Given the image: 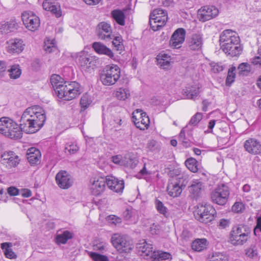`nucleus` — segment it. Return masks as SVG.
<instances>
[{"label": "nucleus", "instance_id": "1", "mask_svg": "<svg viewBox=\"0 0 261 261\" xmlns=\"http://www.w3.org/2000/svg\"><path fill=\"white\" fill-rule=\"evenodd\" d=\"M45 120L44 110L38 106H33L23 112L20 119V125L24 132L33 134L43 126Z\"/></svg>", "mask_w": 261, "mask_h": 261}, {"label": "nucleus", "instance_id": "2", "mask_svg": "<svg viewBox=\"0 0 261 261\" xmlns=\"http://www.w3.org/2000/svg\"><path fill=\"white\" fill-rule=\"evenodd\" d=\"M250 234V230L247 226H235L230 232L228 241L233 246H241L247 241Z\"/></svg>", "mask_w": 261, "mask_h": 261}, {"label": "nucleus", "instance_id": "3", "mask_svg": "<svg viewBox=\"0 0 261 261\" xmlns=\"http://www.w3.org/2000/svg\"><path fill=\"white\" fill-rule=\"evenodd\" d=\"M62 90L59 91L58 97L64 100H70L78 96L82 92L81 85L75 81L67 82Z\"/></svg>", "mask_w": 261, "mask_h": 261}, {"label": "nucleus", "instance_id": "4", "mask_svg": "<svg viewBox=\"0 0 261 261\" xmlns=\"http://www.w3.org/2000/svg\"><path fill=\"white\" fill-rule=\"evenodd\" d=\"M120 69L116 65L107 66L100 75V81L105 86L114 85L119 79Z\"/></svg>", "mask_w": 261, "mask_h": 261}, {"label": "nucleus", "instance_id": "5", "mask_svg": "<svg viewBox=\"0 0 261 261\" xmlns=\"http://www.w3.org/2000/svg\"><path fill=\"white\" fill-rule=\"evenodd\" d=\"M215 214V210L211 205L199 204L197 205L194 216L199 221L208 223L214 220Z\"/></svg>", "mask_w": 261, "mask_h": 261}, {"label": "nucleus", "instance_id": "6", "mask_svg": "<svg viewBox=\"0 0 261 261\" xmlns=\"http://www.w3.org/2000/svg\"><path fill=\"white\" fill-rule=\"evenodd\" d=\"M168 20L167 13L162 9H154L150 14V25L152 29L155 31L163 27Z\"/></svg>", "mask_w": 261, "mask_h": 261}, {"label": "nucleus", "instance_id": "7", "mask_svg": "<svg viewBox=\"0 0 261 261\" xmlns=\"http://www.w3.org/2000/svg\"><path fill=\"white\" fill-rule=\"evenodd\" d=\"M77 59L78 64L85 71L90 72L96 66L97 61L95 57L85 51L79 53L77 55Z\"/></svg>", "mask_w": 261, "mask_h": 261}, {"label": "nucleus", "instance_id": "8", "mask_svg": "<svg viewBox=\"0 0 261 261\" xmlns=\"http://www.w3.org/2000/svg\"><path fill=\"white\" fill-rule=\"evenodd\" d=\"M111 241L113 246L120 252H128L133 248L131 241L127 236L114 234L111 238Z\"/></svg>", "mask_w": 261, "mask_h": 261}, {"label": "nucleus", "instance_id": "9", "mask_svg": "<svg viewBox=\"0 0 261 261\" xmlns=\"http://www.w3.org/2000/svg\"><path fill=\"white\" fill-rule=\"evenodd\" d=\"M229 194L228 187L222 184L218 186L212 193L211 198L213 202L219 205H223L227 201Z\"/></svg>", "mask_w": 261, "mask_h": 261}, {"label": "nucleus", "instance_id": "10", "mask_svg": "<svg viewBox=\"0 0 261 261\" xmlns=\"http://www.w3.org/2000/svg\"><path fill=\"white\" fill-rule=\"evenodd\" d=\"M21 18L26 28L31 31H35L40 26L39 18L32 12H23L21 14Z\"/></svg>", "mask_w": 261, "mask_h": 261}, {"label": "nucleus", "instance_id": "11", "mask_svg": "<svg viewBox=\"0 0 261 261\" xmlns=\"http://www.w3.org/2000/svg\"><path fill=\"white\" fill-rule=\"evenodd\" d=\"M218 14V9L213 6H203L198 11L199 19L202 22H205L215 17Z\"/></svg>", "mask_w": 261, "mask_h": 261}, {"label": "nucleus", "instance_id": "12", "mask_svg": "<svg viewBox=\"0 0 261 261\" xmlns=\"http://www.w3.org/2000/svg\"><path fill=\"white\" fill-rule=\"evenodd\" d=\"M19 162V156L13 151H5L1 154V163L8 168L16 167Z\"/></svg>", "mask_w": 261, "mask_h": 261}, {"label": "nucleus", "instance_id": "13", "mask_svg": "<svg viewBox=\"0 0 261 261\" xmlns=\"http://www.w3.org/2000/svg\"><path fill=\"white\" fill-rule=\"evenodd\" d=\"M96 34L100 40L110 41L114 38L110 24L106 22H100L96 28Z\"/></svg>", "mask_w": 261, "mask_h": 261}, {"label": "nucleus", "instance_id": "14", "mask_svg": "<svg viewBox=\"0 0 261 261\" xmlns=\"http://www.w3.org/2000/svg\"><path fill=\"white\" fill-rule=\"evenodd\" d=\"M24 46L25 44L22 40L14 38L7 41L6 48L9 54L18 55L23 50Z\"/></svg>", "mask_w": 261, "mask_h": 261}, {"label": "nucleus", "instance_id": "15", "mask_svg": "<svg viewBox=\"0 0 261 261\" xmlns=\"http://www.w3.org/2000/svg\"><path fill=\"white\" fill-rule=\"evenodd\" d=\"M56 181L58 186L63 189H68L73 183L71 175L65 170H61L56 174Z\"/></svg>", "mask_w": 261, "mask_h": 261}, {"label": "nucleus", "instance_id": "16", "mask_svg": "<svg viewBox=\"0 0 261 261\" xmlns=\"http://www.w3.org/2000/svg\"><path fill=\"white\" fill-rule=\"evenodd\" d=\"M245 150L250 154H259L261 153V143L255 138H249L244 143Z\"/></svg>", "mask_w": 261, "mask_h": 261}, {"label": "nucleus", "instance_id": "17", "mask_svg": "<svg viewBox=\"0 0 261 261\" xmlns=\"http://www.w3.org/2000/svg\"><path fill=\"white\" fill-rule=\"evenodd\" d=\"M185 35L186 31L184 29H177L172 35L170 40V45L174 48H179L185 41Z\"/></svg>", "mask_w": 261, "mask_h": 261}, {"label": "nucleus", "instance_id": "18", "mask_svg": "<svg viewBox=\"0 0 261 261\" xmlns=\"http://www.w3.org/2000/svg\"><path fill=\"white\" fill-rule=\"evenodd\" d=\"M186 185L187 181L185 180L182 183H180V180L177 181V180L169 183L167 187L168 194L172 197H178Z\"/></svg>", "mask_w": 261, "mask_h": 261}, {"label": "nucleus", "instance_id": "19", "mask_svg": "<svg viewBox=\"0 0 261 261\" xmlns=\"http://www.w3.org/2000/svg\"><path fill=\"white\" fill-rule=\"evenodd\" d=\"M105 178L109 189L117 193L122 192L124 187L123 180H119L113 176H107Z\"/></svg>", "mask_w": 261, "mask_h": 261}, {"label": "nucleus", "instance_id": "20", "mask_svg": "<svg viewBox=\"0 0 261 261\" xmlns=\"http://www.w3.org/2000/svg\"><path fill=\"white\" fill-rule=\"evenodd\" d=\"M106 180L105 177H99L91 182L90 190L93 195L98 196L105 190Z\"/></svg>", "mask_w": 261, "mask_h": 261}, {"label": "nucleus", "instance_id": "21", "mask_svg": "<svg viewBox=\"0 0 261 261\" xmlns=\"http://www.w3.org/2000/svg\"><path fill=\"white\" fill-rule=\"evenodd\" d=\"M140 112V118L137 119L136 116L133 115L132 117L133 121L135 126L141 130H144L147 128L149 124V119L144 112H142L141 110H137L136 113Z\"/></svg>", "mask_w": 261, "mask_h": 261}, {"label": "nucleus", "instance_id": "22", "mask_svg": "<svg viewBox=\"0 0 261 261\" xmlns=\"http://www.w3.org/2000/svg\"><path fill=\"white\" fill-rule=\"evenodd\" d=\"M202 182L199 179H194L191 181V185L189 186V191L190 196L193 198H197L199 197L203 189Z\"/></svg>", "mask_w": 261, "mask_h": 261}, {"label": "nucleus", "instance_id": "23", "mask_svg": "<svg viewBox=\"0 0 261 261\" xmlns=\"http://www.w3.org/2000/svg\"><path fill=\"white\" fill-rule=\"evenodd\" d=\"M27 159L31 166L37 165L40 163L41 154L40 150L36 148H31L27 151Z\"/></svg>", "mask_w": 261, "mask_h": 261}, {"label": "nucleus", "instance_id": "24", "mask_svg": "<svg viewBox=\"0 0 261 261\" xmlns=\"http://www.w3.org/2000/svg\"><path fill=\"white\" fill-rule=\"evenodd\" d=\"M202 36L200 34H193L189 40V47L191 50H200L202 48Z\"/></svg>", "mask_w": 261, "mask_h": 261}, {"label": "nucleus", "instance_id": "25", "mask_svg": "<svg viewBox=\"0 0 261 261\" xmlns=\"http://www.w3.org/2000/svg\"><path fill=\"white\" fill-rule=\"evenodd\" d=\"M92 48L98 54L106 55L111 59L114 58V54L111 49L100 42H94L92 44Z\"/></svg>", "mask_w": 261, "mask_h": 261}, {"label": "nucleus", "instance_id": "26", "mask_svg": "<svg viewBox=\"0 0 261 261\" xmlns=\"http://www.w3.org/2000/svg\"><path fill=\"white\" fill-rule=\"evenodd\" d=\"M18 24L15 19H11L9 21H3L0 28L1 31L4 34H8L17 29Z\"/></svg>", "mask_w": 261, "mask_h": 261}, {"label": "nucleus", "instance_id": "27", "mask_svg": "<svg viewBox=\"0 0 261 261\" xmlns=\"http://www.w3.org/2000/svg\"><path fill=\"white\" fill-rule=\"evenodd\" d=\"M226 54L231 57L239 56L242 51V47L240 44V40L238 43H234L227 47H223L222 50Z\"/></svg>", "mask_w": 261, "mask_h": 261}, {"label": "nucleus", "instance_id": "28", "mask_svg": "<svg viewBox=\"0 0 261 261\" xmlns=\"http://www.w3.org/2000/svg\"><path fill=\"white\" fill-rule=\"evenodd\" d=\"M12 125L7 134V137L14 139H20L22 136V132H23L20 124L18 125L13 120Z\"/></svg>", "mask_w": 261, "mask_h": 261}, {"label": "nucleus", "instance_id": "29", "mask_svg": "<svg viewBox=\"0 0 261 261\" xmlns=\"http://www.w3.org/2000/svg\"><path fill=\"white\" fill-rule=\"evenodd\" d=\"M199 87L197 85L188 86L182 90V95L187 99H194L199 94Z\"/></svg>", "mask_w": 261, "mask_h": 261}, {"label": "nucleus", "instance_id": "30", "mask_svg": "<svg viewBox=\"0 0 261 261\" xmlns=\"http://www.w3.org/2000/svg\"><path fill=\"white\" fill-rule=\"evenodd\" d=\"M67 82H65L60 75L53 74L50 77V83L54 89V90L58 96L59 91L62 90L63 87L65 85Z\"/></svg>", "mask_w": 261, "mask_h": 261}, {"label": "nucleus", "instance_id": "31", "mask_svg": "<svg viewBox=\"0 0 261 261\" xmlns=\"http://www.w3.org/2000/svg\"><path fill=\"white\" fill-rule=\"evenodd\" d=\"M13 120L8 117H2L0 118V133L7 137Z\"/></svg>", "mask_w": 261, "mask_h": 261}, {"label": "nucleus", "instance_id": "32", "mask_svg": "<svg viewBox=\"0 0 261 261\" xmlns=\"http://www.w3.org/2000/svg\"><path fill=\"white\" fill-rule=\"evenodd\" d=\"M157 64L163 69H168L170 66L171 57L168 54L160 53L156 57Z\"/></svg>", "mask_w": 261, "mask_h": 261}, {"label": "nucleus", "instance_id": "33", "mask_svg": "<svg viewBox=\"0 0 261 261\" xmlns=\"http://www.w3.org/2000/svg\"><path fill=\"white\" fill-rule=\"evenodd\" d=\"M152 261H170L172 255L168 252L162 251H153L151 256Z\"/></svg>", "mask_w": 261, "mask_h": 261}, {"label": "nucleus", "instance_id": "34", "mask_svg": "<svg viewBox=\"0 0 261 261\" xmlns=\"http://www.w3.org/2000/svg\"><path fill=\"white\" fill-rule=\"evenodd\" d=\"M73 237V233L68 230L61 231V233H58L56 237V243L58 244H65L68 240L71 239Z\"/></svg>", "mask_w": 261, "mask_h": 261}, {"label": "nucleus", "instance_id": "35", "mask_svg": "<svg viewBox=\"0 0 261 261\" xmlns=\"http://www.w3.org/2000/svg\"><path fill=\"white\" fill-rule=\"evenodd\" d=\"M236 32L232 31L231 30H225L223 31L220 35V45L222 44H227L226 42L231 40L232 37L238 36Z\"/></svg>", "mask_w": 261, "mask_h": 261}, {"label": "nucleus", "instance_id": "36", "mask_svg": "<svg viewBox=\"0 0 261 261\" xmlns=\"http://www.w3.org/2000/svg\"><path fill=\"white\" fill-rule=\"evenodd\" d=\"M207 241L205 239H197L192 244V249L197 252H201L206 248Z\"/></svg>", "mask_w": 261, "mask_h": 261}, {"label": "nucleus", "instance_id": "37", "mask_svg": "<svg viewBox=\"0 0 261 261\" xmlns=\"http://www.w3.org/2000/svg\"><path fill=\"white\" fill-rule=\"evenodd\" d=\"M137 248L139 251L144 254V256H149L150 255L151 256L153 252L152 245L147 243L146 241L138 244Z\"/></svg>", "mask_w": 261, "mask_h": 261}, {"label": "nucleus", "instance_id": "38", "mask_svg": "<svg viewBox=\"0 0 261 261\" xmlns=\"http://www.w3.org/2000/svg\"><path fill=\"white\" fill-rule=\"evenodd\" d=\"M12 246V243L10 242H5L1 244V248L4 250L6 257L10 259L16 258V255L11 249Z\"/></svg>", "mask_w": 261, "mask_h": 261}, {"label": "nucleus", "instance_id": "39", "mask_svg": "<svg viewBox=\"0 0 261 261\" xmlns=\"http://www.w3.org/2000/svg\"><path fill=\"white\" fill-rule=\"evenodd\" d=\"M206 261H228V257L223 252H215L209 255Z\"/></svg>", "mask_w": 261, "mask_h": 261}, {"label": "nucleus", "instance_id": "40", "mask_svg": "<svg viewBox=\"0 0 261 261\" xmlns=\"http://www.w3.org/2000/svg\"><path fill=\"white\" fill-rule=\"evenodd\" d=\"M111 14L117 23L121 25L125 24V15L123 11L120 10H114L112 11Z\"/></svg>", "mask_w": 261, "mask_h": 261}, {"label": "nucleus", "instance_id": "41", "mask_svg": "<svg viewBox=\"0 0 261 261\" xmlns=\"http://www.w3.org/2000/svg\"><path fill=\"white\" fill-rule=\"evenodd\" d=\"M115 96L119 100H125L130 97V94L127 88H119L116 91Z\"/></svg>", "mask_w": 261, "mask_h": 261}, {"label": "nucleus", "instance_id": "42", "mask_svg": "<svg viewBox=\"0 0 261 261\" xmlns=\"http://www.w3.org/2000/svg\"><path fill=\"white\" fill-rule=\"evenodd\" d=\"M91 97L87 93L83 95L81 98L80 105L82 110H85L91 103Z\"/></svg>", "mask_w": 261, "mask_h": 261}, {"label": "nucleus", "instance_id": "43", "mask_svg": "<svg viewBox=\"0 0 261 261\" xmlns=\"http://www.w3.org/2000/svg\"><path fill=\"white\" fill-rule=\"evenodd\" d=\"M197 161L193 158L187 159L185 162V165L192 172L195 173L198 171L197 165Z\"/></svg>", "mask_w": 261, "mask_h": 261}, {"label": "nucleus", "instance_id": "44", "mask_svg": "<svg viewBox=\"0 0 261 261\" xmlns=\"http://www.w3.org/2000/svg\"><path fill=\"white\" fill-rule=\"evenodd\" d=\"M146 148L147 151L158 152L160 150L161 146L159 142L154 140H151L148 141Z\"/></svg>", "mask_w": 261, "mask_h": 261}, {"label": "nucleus", "instance_id": "45", "mask_svg": "<svg viewBox=\"0 0 261 261\" xmlns=\"http://www.w3.org/2000/svg\"><path fill=\"white\" fill-rule=\"evenodd\" d=\"M236 68L234 66L231 67L228 71V75L226 79V85H230L234 81L236 77L235 71Z\"/></svg>", "mask_w": 261, "mask_h": 261}, {"label": "nucleus", "instance_id": "46", "mask_svg": "<svg viewBox=\"0 0 261 261\" xmlns=\"http://www.w3.org/2000/svg\"><path fill=\"white\" fill-rule=\"evenodd\" d=\"M155 207L159 213L163 214L165 217H167V208L164 206L162 201L158 199H156L155 201Z\"/></svg>", "mask_w": 261, "mask_h": 261}, {"label": "nucleus", "instance_id": "47", "mask_svg": "<svg viewBox=\"0 0 261 261\" xmlns=\"http://www.w3.org/2000/svg\"><path fill=\"white\" fill-rule=\"evenodd\" d=\"M9 75L11 79H16L18 78L21 74V70L18 68L17 65H13L9 70Z\"/></svg>", "mask_w": 261, "mask_h": 261}, {"label": "nucleus", "instance_id": "48", "mask_svg": "<svg viewBox=\"0 0 261 261\" xmlns=\"http://www.w3.org/2000/svg\"><path fill=\"white\" fill-rule=\"evenodd\" d=\"M113 45L117 50L122 51L124 49V46L122 43V39L120 36L115 37L113 38Z\"/></svg>", "mask_w": 261, "mask_h": 261}, {"label": "nucleus", "instance_id": "49", "mask_svg": "<svg viewBox=\"0 0 261 261\" xmlns=\"http://www.w3.org/2000/svg\"><path fill=\"white\" fill-rule=\"evenodd\" d=\"M89 256L94 261H109L107 256L95 252H90Z\"/></svg>", "mask_w": 261, "mask_h": 261}, {"label": "nucleus", "instance_id": "50", "mask_svg": "<svg viewBox=\"0 0 261 261\" xmlns=\"http://www.w3.org/2000/svg\"><path fill=\"white\" fill-rule=\"evenodd\" d=\"M79 149V147L76 144L71 143L70 144H67L65 148V152H69L70 154L75 153Z\"/></svg>", "mask_w": 261, "mask_h": 261}, {"label": "nucleus", "instance_id": "51", "mask_svg": "<svg viewBox=\"0 0 261 261\" xmlns=\"http://www.w3.org/2000/svg\"><path fill=\"white\" fill-rule=\"evenodd\" d=\"M151 173L150 171H148L146 167H145V164L144 165L143 168L139 172H138L136 175V177L137 178L140 179L142 178H146L148 176H149L151 175Z\"/></svg>", "mask_w": 261, "mask_h": 261}, {"label": "nucleus", "instance_id": "52", "mask_svg": "<svg viewBox=\"0 0 261 261\" xmlns=\"http://www.w3.org/2000/svg\"><path fill=\"white\" fill-rule=\"evenodd\" d=\"M202 118V114L201 113H196L191 119L189 124L196 125Z\"/></svg>", "mask_w": 261, "mask_h": 261}, {"label": "nucleus", "instance_id": "53", "mask_svg": "<svg viewBox=\"0 0 261 261\" xmlns=\"http://www.w3.org/2000/svg\"><path fill=\"white\" fill-rule=\"evenodd\" d=\"M231 209L235 213H241L244 209V205L242 202H236L232 206Z\"/></svg>", "mask_w": 261, "mask_h": 261}, {"label": "nucleus", "instance_id": "54", "mask_svg": "<svg viewBox=\"0 0 261 261\" xmlns=\"http://www.w3.org/2000/svg\"><path fill=\"white\" fill-rule=\"evenodd\" d=\"M210 66L214 73L219 72L223 70V66L221 64L213 62L210 64Z\"/></svg>", "mask_w": 261, "mask_h": 261}, {"label": "nucleus", "instance_id": "55", "mask_svg": "<svg viewBox=\"0 0 261 261\" xmlns=\"http://www.w3.org/2000/svg\"><path fill=\"white\" fill-rule=\"evenodd\" d=\"M179 140L182 142L183 145L185 147H188L189 145V141L186 139L185 128L181 130L179 135Z\"/></svg>", "mask_w": 261, "mask_h": 261}, {"label": "nucleus", "instance_id": "56", "mask_svg": "<svg viewBox=\"0 0 261 261\" xmlns=\"http://www.w3.org/2000/svg\"><path fill=\"white\" fill-rule=\"evenodd\" d=\"M53 40L49 42V41H47V42H45V45L44 46V49L48 53H51L56 48L54 43H53Z\"/></svg>", "mask_w": 261, "mask_h": 261}, {"label": "nucleus", "instance_id": "57", "mask_svg": "<svg viewBox=\"0 0 261 261\" xmlns=\"http://www.w3.org/2000/svg\"><path fill=\"white\" fill-rule=\"evenodd\" d=\"M49 11H50L53 14H55L57 17H59L61 16V12L60 11V7L57 6L56 5L53 4Z\"/></svg>", "mask_w": 261, "mask_h": 261}, {"label": "nucleus", "instance_id": "58", "mask_svg": "<svg viewBox=\"0 0 261 261\" xmlns=\"http://www.w3.org/2000/svg\"><path fill=\"white\" fill-rule=\"evenodd\" d=\"M239 40H240V38H239V36H238L236 37H232L231 40H229V41L226 42V43H228V44L227 43L226 44H222L220 45L221 49L222 50H223V47H227V46H229V45H231L232 44H234V43H236V42L238 43Z\"/></svg>", "mask_w": 261, "mask_h": 261}, {"label": "nucleus", "instance_id": "59", "mask_svg": "<svg viewBox=\"0 0 261 261\" xmlns=\"http://www.w3.org/2000/svg\"><path fill=\"white\" fill-rule=\"evenodd\" d=\"M246 254L249 257L253 258L257 256V251L255 248H249L247 250Z\"/></svg>", "mask_w": 261, "mask_h": 261}, {"label": "nucleus", "instance_id": "60", "mask_svg": "<svg viewBox=\"0 0 261 261\" xmlns=\"http://www.w3.org/2000/svg\"><path fill=\"white\" fill-rule=\"evenodd\" d=\"M112 161L114 163L119 165H123L124 162L122 160V156L120 155H117L112 156Z\"/></svg>", "mask_w": 261, "mask_h": 261}, {"label": "nucleus", "instance_id": "61", "mask_svg": "<svg viewBox=\"0 0 261 261\" xmlns=\"http://www.w3.org/2000/svg\"><path fill=\"white\" fill-rule=\"evenodd\" d=\"M230 225V221L228 219H222L220 220L218 226L222 229L228 227Z\"/></svg>", "mask_w": 261, "mask_h": 261}, {"label": "nucleus", "instance_id": "62", "mask_svg": "<svg viewBox=\"0 0 261 261\" xmlns=\"http://www.w3.org/2000/svg\"><path fill=\"white\" fill-rule=\"evenodd\" d=\"M133 211L132 209H126L123 213V217L126 220H128L133 217Z\"/></svg>", "mask_w": 261, "mask_h": 261}, {"label": "nucleus", "instance_id": "63", "mask_svg": "<svg viewBox=\"0 0 261 261\" xmlns=\"http://www.w3.org/2000/svg\"><path fill=\"white\" fill-rule=\"evenodd\" d=\"M159 226L157 224H155L153 223L150 225L149 228V231L152 234H158L160 231Z\"/></svg>", "mask_w": 261, "mask_h": 261}, {"label": "nucleus", "instance_id": "64", "mask_svg": "<svg viewBox=\"0 0 261 261\" xmlns=\"http://www.w3.org/2000/svg\"><path fill=\"white\" fill-rule=\"evenodd\" d=\"M252 63L254 65H259L261 66V52L259 50L258 56H255L252 59Z\"/></svg>", "mask_w": 261, "mask_h": 261}]
</instances>
